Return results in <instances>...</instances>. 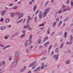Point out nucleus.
I'll return each instance as SVG.
<instances>
[{
  "instance_id": "nucleus-1",
  "label": "nucleus",
  "mask_w": 73,
  "mask_h": 73,
  "mask_svg": "<svg viewBox=\"0 0 73 73\" xmlns=\"http://www.w3.org/2000/svg\"><path fill=\"white\" fill-rule=\"evenodd\" d=\"M20 59V58H18L15 61L13 64V66L14 67H16L17 66V63L19 61V60Z\"/></svg>"
},
{
  "instance_id": "nucleus-2",
  "label": "nucleus",
  "mask_w": 73,
  "mask_h": 73,
  "mask_svg": "<svg viewBox=\"0 0 73 73\" xmlns=\"http://www.w3.org/2000/svg\"><path fill=\"white\" fill-rule=\"evenodd\" d=\"M59 56V54H57L56 55H54L53 56V58H55L56 61H57L58 59V56Z\"/></svg>"
},
{
  "instance_id": "nucleus-3",
  "label": "nucleus",
  "mask_w": 73,
  "mask_h": 73,
  "mask_svg": "<svg viewBox=\"0 0 73 73\" xmlns=\"http://www.w3.org/2000/svg\"><path fill=\"white\" fill-rule=\"evenodd\" d=\"M33 66L32 68V69H34L36 68V66H35V62H33V63L30 64L29 66V67H32Z\"/></svg>"
},
{
  "instance_id": "nucleus-4",
  "label": "nucleus",
  "mask_w": 73,
  "mask_h": 73,
  "mask_svg": "<svg viewBox=\"0 0 73 73\" xmlns=\"http://www.w3.org/2000/svg\"><path fill=\"white\" fill-rule=\"evenodd\" d=\"M26 68H27V67L24 66L22 68L20 69V72H24L26 70Z\"/></svg>"
},
{
  "instance_id": "nucleus-5",
  "label": "nucleus",
  "mask_w": 73,
  "mask_h": 73,
  "mask_svg": "<svg viewBox=\"0 0 73 73\" xmlns=\"http://www.w3.org/2000/svg\"><path fill=\"white\" fill-rule=\"evenodd\" d=\"M50 11V8L48 7L47 8L45 11H44V13H46L47 14Z\"/></svg>"
},
{
  "instance_id": "nucleus-6",
  "label": "nucleus",
  "mask_w": 73,
  "mask_h": 73,
  "mask_svg": "<svg viewBox=\"0 0 73 73\" xmlns=\"http://www.w3.org/2000/svg\"><path fill=\"white\" fill-rule=\"evenodd\" d=\"M50 11V8L48 7L47 8L45 11H44V13H46L47 14Z\"/></svg>"
},
{
  "instance_id": "nucleus-7",
  "label": "nucleus",
  "mask_w": 73,
  "mask_h": 73,
  "mask_svg": "<svg viewBox=\"0 0 73 73\" xmlns=\"http://www.w3.org/2000/svg\"><path fill=\"white\" fill-rule=\"evenodd\" d=\"M50 11V8L48 7L47 8L45 11H44V13H46L47 14Z\"/></svg>"
},
{
  "instance_id": "nucleus-8",
  "label": "nucleus",
  "mask_w": 73,
  "mask_h": 73,
  "mask_svg": "<svg viewBox=\"0 0 73 73\" xmlns=\"http://www.w3.org/2000/svg\"><path fill=\"white\" fill-rule=\"evenodd\" d=\"M42 11H40L39 14V19H42Z\"/></svg>"
},
{
  "instance_id": "nucleus-9",
  "label": "nucleus",
  "mask_w": 73,
  "mask_h": 73,
  "mask_svg": "<svg viewBox=\"0 0 73 73\" xmlns=\"http://www.w3.org/2000/svg\"><path fill=\"white\" fill-rule=\"evenodd\" d=\"M26 31L25 30H23L22 31V33L23 34H22L21 36V37H25V33Z\"/></svg>"
},
{
  "instance_id": "nucleus-10",
  "label": "nucleus",
  "mask_w": 73,
  "mask_h": 73,
  "mask_svg": "<svg viewBox=\"0 0 73 73\" xmlns=\"http://www.w3.org/2000/svg\"><path fill=\"white\" fill-rule=\"evenodd\" d=\"M5 13H6V10H4L1 12V15L2 16H3Z\"/></svg>"
},
{
  "instance_id": "nucleus-11",
  "label": "nucleus",
  "mask_w": 73,
  "mask_h": 73,
  "mask_svg": "<svg viewBox=\"0 0 73 73\" xmlns=\"http://www.w3.org/2000/svg\"><path fill=\"white\" fill-rule=\"evenodd\" d=\"M38 44H40L42 42L41 39H38L37 40Z\"/></svg>"
},
{
  "instance_id": "nucleus-12",
  "label": "nucleus",
  "mask_w": 73,
  "mask_h": 73,
  "mask_svg": "<svg viewBox=\"0 0 73 73\" xmlns=\"http://www.w3.org/2000/svg\"><path fill=\"white\" fill-rule=\"evenodd\" d=\"M6 29V27L5 26H3V27L2 26L0 27V29L1 30V31L4 30Z\"/></svg>"
},
{
  "instance_id": "nucleus-13",
  "label": "nucleus",
  "mask_w": 73,
  "mask_h": 73,
  "mask_svg": "<svg viewBox=\"0 0 73 73\" xmlns=\"http://www.w3.org/2000/svg\"><path fill=\"white\" fill-rule=\"evenodd\" d=\"M40 67H38L37 68L34 70V72H38V71H39L40 70Z\"/></svg>"
},
{
  "instance_id": "nucleus-14",
  "label": "nucleus",
  "mask_w": 73,
  "mask_h": 73,
  "mask_svg": "<svg viewBox=\"0 0 73 73\" xmlns=\"http://www.w3.org/2000/svg\"><path fill=\"white\" fill-rule=\"evenodd\" d=\"M44 68V63H42L41 64V67L40 68L41 69H43Z\"/></svg>"
},
{
  "instance_id": "nucleus-15",
  "label": "nucleus",
  "mask_w": 73,
  "mask_h": 73,
  "mask_svg": "<svg viewBox=\"0 0 73 73\" xmlns=\"http://www.w3.org/2000/svg\"><path fill=\"white\" fill-rule=\"evenodd\" d=\"M59 48H56L55 50V53H58V51H59Z\"/></svg>"
},
{
  "instance_id": "nucleus-16",
  "label": "nucleus",
  "mask_w": 73,
  "mask_h": 73,
  "mask_svg": "<svg viewBox=\"0 0 73 73\" xmlns=\"http://www.w3.org/2000/svg\"><path fill=\"white\" fill-rule=\"evenodd\" d=\"M49 3V1H47L46 2L45 4L44 5V7L45 8H46V6H47V5H48V3Z\"/></svg>"
},
{
  "instance_id": "nucleus-17",
  "label": "nucleus",
  "mask_w": 73,
  "mask_h": 73,
  "mask_svg": "<svg viewBox=\"0 0 73 73\" xmlns=\"http://www.w3.org/2000/svg\"><path fill=\"white\" fill-rule=\"evenodd\" d=\"M70 41H71V42H73V36L72 35H71L70 36Z\"/></svg>"
},
{
  "instance_id": "nucleus-18",
  "label": "nucleus",
  "mask_w": 73,
  "mask_h": 73,
  "mask_svg": "<svg viewBox=\"0 0 73 73\" xmlns=\"http://www.w3.org/2000/svg\"><path fill=\"white\" fill-rule=\"evenodd\" d=\"M67 35L68 33H67V32H65L64 34V37H65V38H66L67 37Z\"/></svg>"
},
{
  "instance_id": "nucleus-19",
  "label": "nucleus",
  "mask_w": 73,
  "mask_h": 73,
  "mask_svg": "<svg viewBox=\"0 0 73 73\" xmlns=\"http://www.w3.org/2000/svg\"><path fill=\"white\" fill-rule=\"evenodd\" d=\"M72 44V42L71 41H70V42H67L66 43V45H70V44Z\"/></svg>"
},
{
  "instance_id": "nucleus-20",
  "label": "nucleus",
  "mask_w": 73,
  "mask_h": 73,
  "mask_svg": "<svg viewBox=\"0 0 73 73\" xmlns=\"http://www.w3.org/2000/svg\"><path fill=\"white\" fill-rule=\"evenodd\" d=\"M37 5H35L33 7L34 11H36V9H37Z\"/></svg>"
},
{
  "instance_id": "nucleus-21",
  "label": "nucleus",
  "mask_w": 73,
  "mask_h": 73,
  "mask_svg": "<svg viewBox=\"0 0 73 73\" xmlns=\"http://www.w3.org/2000/svg\"><path fill=\"white\" fill-rule=\"evenodd\" d=\"M18 56H19V53L17 52H16L15 54V57H17Z\"/></svg>"
},
{
  "instance_id": "nucleus-22",
  "label": "nucleus",
  "mask_w": 73,
  "mask_h": 73,
  "mask_svg": "<svg viewBox=\"0 0 73 73\" xmlns=\"http://www.w3.org/2000/svg\"><path fill=\"white\" fill-rule=\"evenodd\" d=\"M70 60H67L66 62V64H67V65H69V63H70Z\"/></svg>"
},
{
  "instance_id": "nucleus-23",
  "label": "nucleus",
  "mask_w": 73,
  "mask_h": 73,
  "mask_svg": "<svg viewBox=\"0 0 73 73\" xmlns=\"http://www.w3.org/2000/svg\"><path fill=\"white\" fill-rule=\"evenodd\" d=\"M48 38V36H46L43 40V42H45V41Z\"/></svg>"
},
{
  "instance_id": "nucleus-24",
  "label": "nucleus",
  "mask_w": 73,
  "mask_h": 73,
  "mask_svg": "<svg viewBox=\"0 0 73 73\" xmlns=\"http://www.w3.org/2000/svg\"><path fill=\"white\" fill-rule=\"evenodd\" d=\"M56 25V22H54L53 24V27L54 28L55 26Z\"/></svg>"
},
{
  "instance_id": "nucleus-25",
  "label": "nucleus",
  "mask_w": 73,
  "mask_h": 73,
  "mask_svg": "<svg viewBox=\"0 0 73 73\" xmlns=\"http://www.w3.org/2000/svg\"><path fill=\"white\" fill-rule=\"evenodd\" d=\"M64 42H63L62 43L60 47V49H62V47H63V46H64Z\"/></svg>"
},
{
  "instance_id": "nucleus-26",
  "label": "nucleus",
  "mask_w": 73,
  "mask_h": 73,
  "mask_svg": "<svg viewBox=\"0 0 73 73\" xmlns=\"http://www.w3.org/2000/svg\"><path fill=\"white\" fill-rule=\"evenodd\" d=\"M62 21H60L59 22V24L58 25V27H59L60 26L61 24H62Z\"/></svg>"
},
{
  "instance_id": "nucleus-27",
  "label": "nucleus",
  "mask_w": 73,
  "mask_h": 73,
  "mask_svg": "<svg viewBox=\"0 0 73 73\" xmlns=\"http://www.w3.org/2000/svg\"><path fill=\"white\" fill-rule=\"evenodd\" d=\"M50 33V29H48L47 31V34L48 35H49V34Z\"/></svg>"
},
{
  "instance_id": "nucleus-28",
  "label": "nucleus",
  "mask_w": 73,
  "mask_h": 73,
  "mask_svg": "<svg viewBox=\"0 0 73 73\" xmlns=\"http://www.w3.org/2000/svg\"><path fill=\"white\" fill-rule=\"evenodd\" d=\"M12 58H13V57H12V56H9V61H11V60H12Z\"/></svg>"
},
{
  "instance_id": "nucleus-29",
  "label": "nucleus",
  "mask_w": 73,
  "mask_h": 73,
  "mask_svg": "<svg viewBox=\"0 0 73 73\" xmlns=\"http://www.w3.org/2000/svg\"><path fill=\"white\" fill-rule=\"evenodd\" d=\"M29 26V25H25L23 27V29L27 28H28Z\"/></svg>"
},
{
  "instance_id": "nucleus-30",
  "label": "nucleus",
  "mask_w": 73,
  "mask_h": 73,
  "mask_svg": "<svg viewBox=\"0 0 73 73\" xmlns=\"http://www.w3.org/2000/svg\"><path fill=\"white\" fill-rule=\"evenodd\" d=\"M61 13H62V10H60L58 12V14H60Z\"/></svg>"
},
{
  "instance_id": "nucleus-31",
  "label": "nucleus",
  "mask_w": 73,
  "mask_h": 73,
  "mask_svg": "<svg viewBox=\"0 0 73 73\" xmlns=\"http://www.w3.org/2000/svg\"><path fill=\"white\" fill-rule=\"evenodd\" d=\"M9 36H6L4 38L5 39V40H7L8 39V38H9Z\"/></svg>"
},
{
  "instance_id": "nucleus-32",
  "label": "nucleus",
  "mask_w": 73,
  "mask_h": 73,
  "mask_svg": "<svg viewBox=\"0 0 73 73\" xmlns=\"http://www.w3.org/2000/svg\"><path fill=\"white\" fill-rule=\"evenodd\" d=\"M28 28V29H29V31H31L32 30V28H31V26H30V25H29Z\"/></svg>"
},
{
  "instance_id": "nucleus-33",
  "label": "nucleus",
  "mask_w": 73,
  "mask_h": 73,
  "mask_svg": "<svg viewBox=\"0 0 73 73\" xmlns=\"http://www.w3.org/2000/svg\"><path fill=\"white\" fill-rule=\"evenodd\" d=\"M23 19H22L21 20H20L19 21H18L17 22V24H19V23H20L22 21H23Z\"/></svg>"
},
{
  "instance_id": "nucleus-34",
  "label": "nucleus",
  "mask_w": 73,
  "mask_h": 73,
  "mask_svg": "<svg viewBox=\"0 0 73 73\" xmlns=\"http://www.w3.org/2000/svg\"><path fill=\"white\" fill-rule=\"evenodd\" d=\"M27 41H28V40H27L26 41V42L25 44V47H27V46L28 45V44H27Z\"/></svg>"
},
{
  "instance_id": "nucleus-35",
  "label": "nucleus",
  "mask_w": 73,
  "mask_h": 73,
  "mask_svg": "<svg viewBox=\"0 0 73 73\" xmlns=\"http://www.w3.org/2000/svg\"><path fill=\"white\" fill-rule=\"evenodd\" d=\"M11 17H14V16H15V14L14 13H12L11 14Z\"/></svg>"
},
{
  "instance_id": "nucleus-36",
  "label": "nucleus",
  "mask_w": 73,
  "mask_h": 73,
  "mask_svg": "<svg viewBox=\"0 0 73 73\" xmlns=\"http://www.w3.org/2000/svg\"><path fill=\"white\" fill-rule=\"evenodd\" d=\"M66 8V6H65V5H63L62 6V9H64V8Z\"/></svg>"
},
{
  "instance_id": "nucleus-37",
  "label": "nucleus",
  "mask_w": 73,
  "mask_h": 73,
  "mask_svg": "<svg viewBox=\"0 0 73 73\" xmlns=\"http://www.w3.org/2000/svg\"><path fill=\"white\" fill-rule=\"evenodd\" d=\"M69 19V18L68 17H67L66 18L64 21V22H66V21L67 20H68Z\"/></svg>"
},
{
  "instance_id": "nucleus-38",
  "label": "nucleus",
  "mask_w": 73,
  "mask_h": 73,
  "mask_svg": "<svg viewBox=\"0 0 73 73\" xmlns=\"http://www.w3.org/2000/svg\"><path fill=\"white\" fill-rule=\"evenodd\" d=\"M35 23H37V17H35L34 18Z\"/></svg>"
},
{
  "instance_id": "nucleus-39",
  "label": "nucleus",
  "mask_w": 73,
  "mask_h": 73,
  "mask_svg": "<svg viewBox=\"0 0 73 73\" xmlns=\"http://www.w3.org/2000/svg\"><path fill=\"white\" fill-rule=\"evenodd\" d=\"M47 14H46V13H45L44 12L43 15V17L44 18L45 17H46V16Z\"/></svg>"
},
{
  "instance_id": "nucleus-40",
  "label": "nucleus",
  "mask_w": 73,
  "mask_h": 73,
  "mask_svg": "<svg viewBox=\"0 0 73 73\" xmlns=\"http://www.w3.org/2000/svg\"><path fill=\"white\" fill-rule=\"evenodd\" d=\"M46 57H43L42 58V59H41V60H46Z\"/></svg>"
},
{
  "instance_id": "nucleus-41",
  "label": "nucleus",
  "mask_w": 73,
  "mask_h": 73,
  "mask_svg": "<svg viewBox=\"0 0 73 73\" xmlns=\"http://www.w3.org/2000/svg\"><path fill=\"white\" fill-rule=\"evenodd\" d=\"M29 41L30 42V43H32V38H29Z\"/></svg>"
},
{
  "instance_id": "nucleus-42",
  "label": "nucleus",
  "mask_w": 73,
  "mask_h": 73,
  "mask_svg": "<svg viewBox=\"0 0 73 73\" xmlns=\"http://www.w3.org/2000/svg\"><path fill=\"white\" fill-rule=\"evenodd\" d=\"M26 53H27V54H28V53H29V50H28V49H27V48L26 49Z\"/></svg>"
},
{
  "instance_id": "nucleus-43",
  "label": "nucleus",
  "mask_w": 73,
  "mask_h": 73,
  "mask_svg": "<svg viewBox=\"0 0 73 73\" xmlns=\"http://www.w3.org/2000/svg\"><path fill=\"white\" fill-rule=\"evenodd\" d=\"M60 21V19L58 18H57L56 19V22H58V21Z\"/></svg>"
},
{
  "instance_id": "nucleus-44",
  "label": "nucleus",
  "mask_w": 73,
  "mask_h": 73,
  "mask_svg": "<svg viewBox=\"0 0 73 73\" xmlns=\"http://www.w3.org/2000/svg\"><path fill=\"white\" fill-rule=\"evenodd\" d=\"M17 8H18V7L17 6H15L13 7V9H17Z\"/></svg>"
},
{
  "instance_id": "nucleus-45",
  "label": "nucleus",
  "mask_w": 73,
  "mask_h": 73,
  "mask_svg": "<svg viewBox=\"0 0 73 73\" xmlns=\"http://www.w3.org/2000/svg\"><path fill=\"white\" fill-rule=\"evenodd\" d=\"M25 21H26V19L25 18L23 19L22 21V24H24V23H25Z\"/></svg>"
},
{
  "instance_id": "nucleus-46",
  "label": "nucleus",
  "mask_w": 73,
  "mask_h": 73,
  "mask_svg": "<svg viewBox=\"0 0 73 73\" xmlns=\"http://www.w3.org/2000/svg\"><path fill=\"white\" fill-rule=\"evenodd\" d=\"M23 16H24V14L23 13H22L19 16L21 17V18L23 17Z\"/></svg>"
},
{
  "instance_id": "nucleus-47",
  "label": "nucleus",
  "mask_w": 73,
  "mask_h": 73,
  "mask_svg": "<svg viewBox=\"0 0 73 73\" xmlns=\"http://www.w3.org/2000/svg\"><path fill=\"white\" fill-rule=\"evenodd\" d=\"M28 19L27 20H31V17H30V16H28Z\"/></svg>"
},
{
  "instance_id": "nucleus-48",
  "label": "nucleus",
  "mask_w": 73,
  "mask_h": 73,
  "mask_svg": "<svg viewBox=\"0 0 73 73\" xmlns=\"http://www.w3.org/2000/svg\"><path fill=\"white\" fill-rule=\"evenodd\" d=\"M54 54V51H52L51 53V54H50V56H52L53 55V54Z\"/></svg>"
},
{
  "instance_id": "nucleus-49",
  "label": "nucleus",
  "mask_w": 73,
  "mask_h": 73,
  "mask_svg": "<svg viewBox=\"0 0 73 73\" xmlns=\"http://www.w3.org/2000/svg\"><path fill=\"white\" fill-rule=\"evenodd\" d=\"M52 48V45H50L49 47V48H48V50H50Z\"/></svg>"
},
{
  "instance_id": "nucleus-50",
  "label": "nucleus",
  "mask_w": 73,
  "mask_h": 73,
  "mask_svg": "<svg viewBox=\"0 0 73 73\" xmlns=\"http://www.w3.org/2000/svg\"><path fill=\"white\" fill-rule=\"evenodd\" d=\"M19 32H17L15 34V35H19Z\"/></svg>"
},
{
  "instance_id": "nucleus-51",
  "label": "nucleus",
  "mask_w": 73,
  "mask_h": 73,
  "mask_svg": "<svg viewBox=\"0 0 73 73\" xmlns=\"http://www.w3.org/2000/svg\"><path fill=\"white\" fill-rule=\"evenodd\" d=\"M9 21V20L8 19H7L5 20V22L6 23H8Z\"/></svg>"
},
{
  "instance_id": "nucleus-52",
  "label": "nucleus",
  "mask_w": 73,
  "mask_h": 73,
  "mask_svg": "<svg viewBox=\"0 0 73 73\" xmlns=\"http://www.w3.org/2000/svg\"><path fill=\"white\" fill-rule=\"evenodd\" d=\"M54 3V0H51V3L53 4Z\"/></svg>"
},
{
  "instance_id": "nucleus-53",
  "label": "nucleus",
  "mask_w": 73,
  "mask_h": 73,
  "mask_svg": "<svg viewBox=\"0 0 73 73\" xmlns=\"http://www.w3.org/2000/svg\"><path fill=\"white\" fill-rule=\"evenodd\" d=\"M20 12H17L16 13L15 15H19V14H20Z\"/></svg>"
},
{
  "instance_id": "nucleus-54",
  "label": "nucleus",
  "mask_w": 73,
  "mask_h": 73,
  "mask_svg": "<svg viewBox=\"0 0 73 73\" xmlns=\"http://www.w3.org/2000/svg\"><path fill=\"white\" fill-rule=\"evenodd\" d=\"M66 3L67 4H69V0H67L66 1Z\"/></svg>"
},
{
  "instance_id": "nucleus-55",
  "label": "nucleus",
  "mask_w": 73,
  "mask_h": 73,
  "mask_svg": "<svg viewBox=\"0 0 73 73\" xmlns=\"http://www.w3.org/2000/svg\"><path fill=\"white\" fill-rule=\"evenodd\" d=\"M66 26V23H64L63 24V27H65Z\"/></svg>"
},
{
  "instance_id": "nucleus-56",
  "label": "nucleus",
  "mask_w": 73,
  "mask_h": 73,
  "mask_svg": "<svg viewBox=\"0 0 73 73\" xmlns=\"http://www.w3.org/2000/svg\"><path fill=\"white\" fill-rule=\"evenodd\" d=\"M5 46L6 47V48H9V47H11V45H9L7 46Z\"/></svg>"
},
{
  "instance_id": "nucleus-57",
  "label": "nucleus",
  "mask_w": 73,
  "mask_h": 73,
  "mask_svg": "<svg viewBox=\"0 0 73 73\" xmlns=\"http://www.w3.org/2000/svg\"><path fill=\"white\" fill-rule=\"evenodd\" d=\"M54 33H55V32H54L52 33H51L50 35V36H53L54 35Z\"/></svg>"
},
{
  "instance_id": "nucleus-58",
  "label": "nucleus",
  "mask_w": 73,
  "mask_h": 73,
  "mask_svg": "<svg viewBox=\"0 0 73 73\" xmlns=\"http://www.w3.org/2000/svg\"><path fill=\"white\" fill-rule=\"evenodd\" d=\"M15 36H16L15 35V34H13L11 36V37H12V38H14Z\"/></svg>"
},
{
  "instance_id": "nucleus-59",
  "label": "nucleus",
  "mask_w": 73,
  "mask_h": 73,
  "mask_svg": "<svg viewBox=\"0 0 73 73\" xmlns=\"http://www.w3.org/2000/svg\"><path fill=\"white\" fill-rule=\"evenodd\" d=\"M9 6L10 7H12L13 6V4L11 3L9 5Z\"/></svg>"
},
{
  "instance_id": "nucleus-60",
  "label": "nucleus",
  "mask_w": 73,
  "mask_h": 73,
  "mask_svg": "<svg viewBox=\"0 0 73 73\" xmlns=\"http://www.w3.org/2000/svg\"><path fill=\"white\" fill-rule=\"evenodd\" d=\"M67 11H69L70 10V9L69 7H67V8H66Z\"/></svg>"
},
{
  "instance_id": "nucleus-61",
  "label": "nucleus",
  "mask_w": 73,
  "mask_h": 73,
  "mask_svg": "<svg viewBox=\"0 0 73 73\" xmlns=\"http://www.w3.org/2000/svg\"><path fill=\"white\" fill-rule=\"evenodd\" d=\"M2 64L3 65H5V61H3L2 62Z\"/></svg>"
},
{
  "instance_id": "nucleus-62",
  "label": "nucleus",
  "mask_w": 73,
  "mask_h": 73,
  "mask_svg": "<svg viewBox=\"0 0 73 73\" xmlns=\"http://www.w3.org/2000/svg\"><path fill=\"white\" fill-rule=\"evenodd\" d=\"M71 5L72 8V7L73 6V3L72 1L71 2Z\"/></svg>"
},
{
  "instance_id": "nucleus-63",
  "label": "nucleus",
  "mask_w": 73,
  "mask_h": 73,
  "mask_svg": "<svg viewBox=\"0 0 73 73\" xmlns=\"http://www.w3.org/2000/svg\"><path fill=\"white\" fill-rule=\"evenodd\" d=\"M67 9H64L63 10V12H66V11H67Z\"/></svg>"
},
{
  "instance_id": "nucleus-64",
  "label": "nucleus",
  "mask_w": 73,
  "mask_h": 73,
  "mask_svg": "<svg viewBox=\"0 0 73 73\" xmlns=\"http://www.w3.org/2000/svg\"><path fill=\"white\" fill-rule=\"evenodd\" d=\"M38 12H39V10H38L36 11L35 14V15H37V13H38Z\"/></svg>"
}]
</instances>
